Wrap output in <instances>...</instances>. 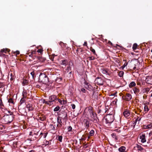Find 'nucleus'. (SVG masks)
<instances>
[{"label": "nucleus", "instance_id": "f257e3e1", "mask_svg": "<svg viewBox=\"0 0 152 152\" xmlns=\"http://www.w3.org/2000/svg\"><path fill=\"white\" fill-rule=\"evenodd\" d=\"M9 114H6L1 118V120L4 124H8L12 122L14 118L15 115L13 113L10 111H8Z\"/></svg>", "mask_w": 152, "mask_h": 152}, {"label": "nucleus", "instance_id": "f03ea898", "mask_svg": "<svg viewBox=\"0 0 152 152\" xmlns=\"http://www.w3.org/2000/svg\"><path fill=\"white\" fill-rule=\"evenodd\" d=\"M39 81L44 84H46L48 82L49 79L46 74L42 73L39 76Z\"/></svg>", "mask_w": 152, "mask_h": 152}, {"label": "nucleus", "instance_id": "7ed1b4c3", "mask_svg": "<svg viewBox=\"0 0 152 152\" xmlns=\"http://www.w3.org/2000/svg\"><path fill=\"white\" fill-rule=\"evenodd\" d=\"M104 118L105 120V123L108 124V126L110 125L114 120V116L112 114L107 115Z\"/></svg>", "mask_w": 152, "mask_h": 152}, {"label": "nucleus", "instance_id": "20e7f679", "mask_svg": "<svg viewBox=\"0 0 152 152\" xmlns=\"http://www.w3.org/2000/svg\"><path fill=\"white\" fill-rule=\"evenodd\" d=\"M88 110L89 112L91 117L93 118L95 120H96L97 121V120L95 119V118H97L98 120H99L98 118L97 117V114L96 113H94L93 110V108L91 106H90L88 107Z\"/></svg>", "mask_w": 152, "mask_h": 152}, {"label": "nucleus", "instance_id": "39448f33", "mask_svg": "<svg viewBox=\"0 0 152 152\" xmlns=\"http://www.w3.org/2000/svg\"><path fill=\"white\" fill-rule=\"evenodd\" d=\"M133 149L137 151L138 152H146L145 149L143 148L141 145L137 144H136Z\"/></svg>", "mask_w": 152, "mask_h": 152}, {"label": "nucleus", "instance_id": "423d86ee", "mask_svg": "<svg viewBox=\"0 0 152 152\" xmlns=\"http://www.w3.org/2000/svg\"><path fill=\"white\" fill-rule=\"evenodd\" d=\"M38 134V132H37L36 133L34 132H30L29 133V138L30 139L31 141L34 140L36 139L37 136Z\"/></svg>", "mask_w": 152, "mask_h": 152}, {"label": "nucleus", "instance_id": "0eeeda50", "mask_svg": "<svg viewBox=\"0 0 152 152\" xmlns=\"http://www.w3.org/2000/svg\"><path fill=\"white\" fill-rule=\"evenodd\" d=\"M123 99L127 101H130L132 98V96L129 93H126V95H124L122 97Z\"/></svg>", "mask_w": 152, "mask_h": 152}, {"label": "nucleus", "instance_id": "6e6552de", "mask_svg": "<svg viewBox=\"0 0 152 152\" xmlns=\"http://www.w3.org/2000/svg\"><path fill=\"white\" fill-rule=\"evenodd\" d=\"M145 81L147 83L152 85V77H146Z\"/></svg>", "mask_w": 152, "mask_h": 152}, {"label": "nucleus", "instance_id": "1a4fd4ad", "mask_svg": "<svg viewBox=\"0 0 152 152\" xmlns=\"http://www.w3.org/2000/svg\"><path fill=\"white\" fill-rule=\"evenodd\" d=\"M49 99L52 103H53V102H56L57 100V98L56 96L53 95L50 96L49 97Z\"/></svg>", "mask_w": 152, "mask_h": 152}, {"label": "nucleus", "instance_id": "9d476101", "mask_svg": "<svg viewBox=\"0 0 152 152\" xmlns=\"http://www.w3.org/2000/svg\"><path fill=\"white\" fill-rule=\"evenodd\" d=\"M95 81L98 85H102L103 84V81L101 78L99 77H97Z\"/></svg>", "mask_w": 152, "mask_h": 152}, {"label": "nucleus", "instance_id": "9b49d317", "mask_svg": "<svg viewBox=\"0 0 152 152\" xmlns=\"http://www.w3.org/2000/svg\"><path fill=\"white\" fill-rule=\"evenodd\" d=\"M60 64H61L60 66H61V67L63 68L64 66H65L67 64V60L66 59L63 60L61 61Z\"/></svg>", "mask_w": 152, "mask_h": 152}, {"label": "nucleus", "instance_id": "f8f14e48", "mask_svg": "<svg viewBox=\"0 0 152 152\" xmlns=\"http://www.w3.org/2000/svg\"><path fill=\"white\" fill-rule=\"evenodd\" d=\"M26 107L28 109L29 111H33L34 110V108L33 104H26Z\"/></svg>", "mask_w": 152, "mask_h": 152}, {"label": "nucleus", "instance_id": "ddd939ff", "mask_svg": "<svg viewBox=\"0 0 152 152\" xmlns=\"http://www.w3.org/2000/svg\"><path fill=\"white\" fill-rule=\"evenodd\" d=\"M145 134H142L141 135L140 137V138L141 140V142L142 143H144L146 141L145 138Z\"/></svg>", "mask_w": 152, "mask_h": 152}, {"label": "nucleus", "instance_id": "4468645a", "mask_svg": "<svg viewBox=\"0 0 152 152\" xmlns=\"http://www.w3.org/2000/svg\"><path fill=\"white\" fill-rule=\"evenodd\" d=\"M84 126L86 127V128L88 129L90 126V121L87 119H84Z\"/></svg>", "mask_w": 152, "mask_h": 152}, {"label": "nucleus", "instance_id": "2eb2a0df", "mask_svg": "<svg viewBox=\"0 0 152 152\" xmlns=\"http://www.w3.org/2000/svg\"><path fill=\"white\" fill-rule=\"evenodd\" d=\"M85 84L86 85L85 87V88L89 90L92 89V87L90 84L88 85V83L86 82H85Z\"/></svg>", "mask_w": 152, "mask_h": 152}, {"label": "nucleus", "instance_id": "dca6fc26", "mask_svg": "<svg viewBox=\"0 0 152 152\" xmlns=\"http://www.w3.org/2000/svg\"><path fill=\"white\" fill-rule=\"evenodd\" d=\"M94 131L93 130H91L90 132H89L88 134V138L89 139L90 137V136H93L94 134Z\"/></svg>", "mask_w": 152, "mask_h": 152}, {"label": "nucleus", "instance_id": "f3484780", "mask_svg": "<svg viewBox=\"0 0 152 152\" xmlns=\"http://www.w3.org/2000/svg\"><path fill=\"white\" fill-rule=\"evenodd\" d=\"M37 61L39 62H43L45 60V58H43L41 57H37Z\"/></svg>", "mask_w": 152, "mask_h": 152}, {"label": "nucleus", "instance_id": "a211bd4d", "mask_svg": "<svg viewBox=\"0 0 152 152\" xmlns=\"http://www.w3.org/2000/svg\"><path fill=\"white\" fill-rule=\"evenodd\" d=\"M43 103L49 105H51L52 104H53V103H52L50 100H49V101H46L45 99H43Z\"/></svg>", "mask_w": 152, "mask_h": 152}, {"label": "nucleus", "instance_id": "6ab92c4d", "mask_svg": "<svg viewBox=\"0 0 152 152\" xmlns=\"http://www.w3.org/2000/svg\"><path fill=\"white\" fill-rule=\"evenodd\" d=\"M126 150V147L124 146H122L118 149L120 152H124Z\"/></svg>", "mask_w": 152, "mask_h": 152}, {"label": "nucleus", "instance_id": "aec40b11", "mask_svg": "<svg viewBox=\"0 0 152 152\" xmlns=\"http://www.w3.org/2000/svg\"><path fill=\"white\" fill-rule=\"evenodd\" d=\"M58 102L61 104H65L66 103V101L64 100H61L58 98Z\"/></svg>", "mask_w": 152, "mask_h": 152}, {"label": "nucleus", "instance_id": "412c9836", "mask_svg": "<svg viewBox=\"0 0 152 152\" xmlns=\"http://www.w3.org/2000/svg\"><path fill=\"white\" fill-rule=\"evenodd\" d=\"M130 112L128 111L127 110L125 111L124 112V115L126 117H127L128 116H129L130 115Z\"/></svg>", "mask_w": 152, "mask_h": 152}, {"label": "nucleus", "instance_id": "4be33fe9", "mask_svg": "<svg viewBox=\"0 0 152 152\" xmlns=\"http://www.w3.org/2000/svg\"><path fill=\"white\" fill-rule=\"evenodd\" d=\"M133 90L134 91V93L136 94L138 93L140 91L139 89L136 87H135L133 88Z\"/></svg>", "mask_w": 152, "mask_h": 152}, {"label": "nucleus", "instance_id": "5701e85b", "mask_svg": "<svg viewBox=\"0 0 152 152\" xmlns=\"http://www.w3.org/2000/svg\"><path fill=\"white\" fill-rule=\"evenodd\" d=\"M136 85V83L134 81L131 82L129 85V87L130 88L135 86Z\"/></svg>", "mask_w": 152, "mask_h": 152}, {"label": "nucleus", "instance_id": "b1692460", "mask_svg": "<svg viewBox=\"0 0 152 152\" xmlns=\"http://www.w3.org/2000/svg\"><path fill=\"white\" fill-rule=\"evenodd\" d=\"M30 73L32 76L33 79H34L36 76L35 75V72L34 70L33 69L31 71V72Z\"/></svg>", "mask_w": 152, "mask_h": 152}, {"label": "nucleus", "instance_id": "393cba45", "mask_svg": "<svg viewBox=\"0 0 152 152\" xmlns=\"http://www.w3.org/2000/svg\"><path fill=\"white\" fill-rule=\"evenodd\" d=\"M152 126L151 124L145 125L143 126V128L144 129H148L151 128Z\"/></svg>", "mask_w": 152, "mask_h": 152}, {"label": "nucleus", "instance_id": "a878e982", "mask_svg": "<svg viewBox=\"0 0 152 152\" xmlns=\"http://www.w3.org/2000/svg\"><path fill=\"white\" fill-rule=\"evenodd\" d=\"M149 110L148 107L147 105H145L144 107V110L145 112V113H147Z\"/></svg>", "mask_w": 152, "mask_h": 152}, {"label": "nucleus", "instance_id": "bb28decb", "mask_svg": "<svg viewBox=\"0 0 152 152\" xmlns=\"http://www.w3.org/2000/svg\"><path fill=\"white\" fill-rule=\"evenodd\" d=\"M10 51V50L7 49H3L1 50V52L2 53H7V52H9Z\"/></svg>", "mask_w": 152, "mask_h": 152}, {"label": "nucleus", "instance_id": "cd10ccee", "mask_svg": "<svg viewBox=\"0 0 152 152\" xmlns=\"http://www.w3.org/2000/svg\"><path fill=\"white\" fill-rule=\"evenodd\" d=\"M111 136L113 138L115 139V140H116L118 139L117 137L116 136L115 133H113L111 134Z\"/></svg>", "mask_w": 152, "mask_h": 152}, {"label": "nucleus", "instance_id": "c85d7f7f", "mask_svg": "<svg viewBox=\"0 0 152 152\" xmlns=\"http://www.w3.org/2000/svg\"><path fill=\"white\" fill-rule=\"evenodd\" d=\"M46 117L44 115L42 117H40L39 118V120L41 121H43L45 120L46 119Z\"/></svg>", "mask_w": 152, "mask_h": 152}, {"label": "nucleus", "instance_id": "c756f323", "mask_svg": "<svg viewBox=\"0 0 152 152\" xmlns=\"http://www.w3.org/2000/svg\"><path fill=\"white\" fill-rule=\"evenodd\" d=\"M137 47V45L136 43H134L133 44L132 46V49L133 50H136Z\"/></svg>", "mask_w": 152, "mask_h": 152}, {"label": "nucleus", "instance_id": "7c9ffc66", "mask_svg": "<svg viewBox=\"0 0 152 152\" xmlns=\"http://www.w3.org/2000/svg\"><path fill=\"white\" fill-rule=\"evenodd\" d=\"M59 45L62 48H63L65 46L66 44H64L62 42H61L59 43Z\"/></svg>", "mask_w": 152, "mask_h": 152}, {"label": "nucleus", "instance_id": "2f4dec72", "mask_svg": "<svg viewBox=\"0 0 152 152\" xmlns=\"http://www.w3.org/2000/svg\"><path fill=\"white\" fill-rule=\"evenodd\" d=\"M88 134L87 135L84 134L82 136V140H85L87 137H88Z\"/></svg>", "mask_w": 152, "mask_h": 152}, {"label": "nucleus", "instance_id": "473e14b6", "mask_svg": "<svg viewBox=\"0 0 152 152\" xmlns=\"http://www.w3.org/2000/svg\"><path fill=\"white\" fill-rule=\"evenodd\" d=\"M90 50L93 53V54L94 55H96V53L95 50L94 49H93V48H92L91 47V48H90Z\"/></svg>", "mask_w": 152, "mask_h": 152}, {"label": "nucleus", "instance_id": "72a5a7b5", "mask_svg": "<svg viewBox=\"0 0 152 152\" xmlns=\"http://www.w3.org/2000/svg\"><path fill=\"white\" fill-rule=\"evenodd\" d=\"M61 118L60 117H59V116H58V124H62V122L61 121Z\"/></svg>", "mask_w": 152, "mask_h": 152}, {"label": "nucleus", "instance_id": "f704fd0d", "mask_svg": "<svg viewBox=\"0 0 152 152\" xmlns=\"http://www.w3.org/2000/svg\"><path fill=\"white\" fill-rule=\"evenodd\" d=\"M58 140H59L60 142H62V137L61 136H58Z\"/></svg>", "mask_w": 152, "mask_h": 152}, {"label": "nucleus", "instance_id": "c9c22d12", "mask_svg": "<svg viewBox=\"0 0 152 152\" xmlns=\"http://www.w3.org/2000/svg\"><path fill=\"white\" fill-rule=\"evenodd\" d=\"M95 58L94 57L91 56V57H88L87 58V59H88L90 61H91V60H94L95 59Z\"/></svg>", "mask_w": 152, "mask_h": 152}, {"label": "nucleus", "instance_id": "e433bc0d", "mask_svg": "<svg viewBox=\"0 0 152 152\" xmlns=\"http://www.w3.org/2000/svg\"><path fill=\"white\" fill-rule=\"evenodd\" d=\"M124 74V72L123 71H120L118 74L119 76L120 77H122L123 76V75Z\"/></svg>", "mask_w": 152, "mask_h": 152}, {"label": "nucleus", "instance_id": "4c0bfd02", "mask_svg": "<svg viewBox=\"0 0 152 152\" xmlns=\"http://www.w3.org/2000/svg\"><path fill=\"white\" fill-rule=\"evenodd\" d=\"M28 83V81L26 80H24L23 82V86L26 85Z\"/></svg>", "mask_w": 152, "mask_h": 152}, {"label": "nucleus", "instance_id": "58836bf2", "mask_svg": "<svg viewBox=\"0 0 152 152\" xmlns=\"http://www.w3.org/2000/svg\"><path fill=\"white\" fill-rule=\"evenodd\" d=\"M38 57V56H33L31 57V59H29L30 61H32L33 60L35 59L36 58L37 59V57Z\"/></svg>", "mask_w": 152, "mask_h": 152}, {"label": "nucleus", "instance_id": "ea45409f", "mask_svg": "<svg viewBox=\"0 0 152 152\" xmlns=\"http://www.w3.org/2000/svg\"><path fill=\"white\" fill-rule=\"evenodd\" d=\"M67 129L68 132H71L72 130V128L71 126H69L68 127Z\"/></svg>", "mask_w": 152, "mask_h": 152}, {"label": "nucleus", "instance_id": "a19ab883", "mask_svg": "<svg viewBox=\"0 0 152 152\" xmlns=\"http://www.w3.org/2000/svg\"><path fill=\"white\" fill-rule=\"evenodd\" d=\"M8 102L9 103H13V99L12 98L8 100Z\"/></svg>", "mask_w": 152, "mask_h": 152}, {"label": "nucleus", "instance_id": "79ce46f5", "mask_svg": "<svg viewBox=\"0 0 152 152\" xmlns=\"http://www.w3.org/2000/svg\"><path fill=\"white\" fill-rule=\"evenodd\" d=\"M25 101V99H24V98H22L20 101V102L22 103H23Z\"/></svg>", "mask_w": 152, "mask_h": 152}, {"label": "nucleus", "instance_id": "37998d69", "mask_svg": "<svg viewBox=\"0 0 152 152\" xmlns=\"http://www.w3.org/2000/svg\"><path fill=\"white\" fill-rule=\"evenodd\" d=\"M144 89L145 92L147 93H148L150 90V89L148 88H145Z\"/></svg>", "mask_w": 152, "mask_h": 152}, {"label": "nucleus", "instance_id": "c03bdc74", "mask_svg": "<svg viewBox=\"0 0 152 152\" xmlns=\"http://www.w3.org/2000/svg\"><path fill=\"white\" fill-rule=\"evenodd\" d=\"M102 72L103 74H107V71L106 70L104 69H103V70H102Z\"/></svg>", "mask_w": 152, "mask_h": 152}, {"label": "nucleus", "instance_id": "a18cd8bd", "mask_svg": "<svg viewBox=\"0 0 152 152\" xmlns=\"http://www.w3.org/2000/svg\"><path fill=\"white\" fill-rule=\"evenodd\" d=\"M14 54H15V55L17 56L18 55H19L20 54V52L19 51L17 50L14 52Z\"/></svg>", "mask_w": 152, "mask_h": 152}, {"label": "nucleus", "instance_id": "49530a36", "mask_svg": "<svg viewBox=\"0 0 152 152\" xmlns=\"http://www.w3.org/2000/svg\"><path fill=\"white\" fill-rule=\"evenodd\" d=\"M66 71H67V72H69V70H71V67L70 65H69L67 67V69H66Z\"/></svg>", "mask_w": 152, "mask_h": 152}, {"label": "nucleus", "instance_id": "de8ad7c7", "mask_svg": "<svg viewBox=\"0 0 152 152\" xmlns=\"http://www.w3.org/2000/svg\"><path fill=\"white\" fill-rule=\"evenodd\" d=\"M127 64L128 63L126 62L121 67L123 69L127 65Z\"/></svg>", "mask_w": 152, "mask_h": 152}, {"label": "nucleus", "instance_id": "09e8293b", "mask_svg": "<svg viewBox=\"0 0 152 152\" xmlns=\"http://www.w3.org/2000/svg\"><path fill=\"white\" fill-rule=\"evenodd\" d=\"M115 58V60L116 62H117L118 63H119L120 62V61L118 58Z\"/></svg>", "mask_w": 152, "mask_h": 152}, {"label": "nucleus", "instance_id": "8fccbe9b", "mask_svg": "<svg viewBox=\"0 0 152 152\" xmlns=\"http://www.w3.org/2000/svg\"><path fill=\"white\" fill-rule=\"evenodd\" d=\"M0 106H3L4 104L3 103L2 100L1 99H0Z\"/></svg>", "mask_w": 152, "mask_h": 152}, {"label": "nucleus", "instance_id": "3c124183", "mask_svg": "<svg viewBox=\"0 0 152 152\" xmlns=\"http://www.w3.org/2000/svg\"><path fill=\"white\" fill-rule=\"evenodd\" d=\"M50 127L52 129H53V130H55V127L53 125H50Z\"/></svg>", "mask_w": 152, "mask_h": 152}, {"label": "nucleus", "instance_id": "603ef678", "mask_svg": "<svg viewBox=\"0 0 152 152\" xmlns=\"http://www.w3.org/2000/svg\"><path fill=\"white\" fill-rule=\"evenodd\" d=\"M4 85L2 83L0 82V88L4 87Z\"/></svg>", "mask_w": 152, "mask_h": 152}, {"label": "nucleus", "instance_id": "864d4df0", "mask_svg": "<svg viewBox=\"0 0 152 152\" xmlns=\"http://www.w3.org/2000/svg\"><path fill=\"white\" fill-rule=\"evenodd\" d=\"M71 105L72 107V108L73 109H75V104H71Z\"/></svg>", "mask_w": 152, "mask_h": 152}, {"label": "nucleus", "instance_id": "5fc2aeb1", "mask_svg": "<svg viewBox=\"0 0 152 152\" xmlns=\"http://www.w3.org/2000/svg\"><path fill=\"white\" fill-rule=\"evenodd\" d=\"M62 124H58V127L61 128L62 127Z\"/></svg>", "mask_w": 152, "mask_h": 152}, {"label": "nucleus", "instance_id": "6e6d98bb", "mask_svg": "<svg viewBox=\"0 0 152 152\" xmlns=\"http://www.w3.org/2000/svg\"><path fill=\"white\" fill-rule=\"evenodd\" d=\"M42 51H43V50H42V49H38L37 50V52L38 53H41L42 52Z\"/></svg>", "mask_w": 152, "mask_h": 152}, {"label": "nucleus", "instance_id": "4d7b16f0", "mask_svg": "<svg viewBox=\"0 0 152 152\" xmlns=\"http://www.w3.org/2000/svg\"><path fill=\"white\" fill-rule=\"evenodd\" d=\"M62 80V77H58V81H60Z\"/></svg>", "mask_w": 152, "mask_h": 152}, {"label": "nucleus", "instance_id": "13d9d810", "mask_svg": "<svg viewBox=\"0 0 152 152\" xmlns=\"http://www.w3.org/2000/svg\"><path fill=\"white\" fill-rule=\"evenodd\" d=\"M149 102H143V104L145 105H147V104H149Z\"/></svg>", "mask_w": 152, "mask_h": 152}, {"label": "nucleus", "instance_id": "bf43d9fd", "mask_svg": "<svg viewBox=\"0 0 152 152\" xmlns=\"http://www.w3.org/2000/svg\"><path fill=\"white\" fill-rule=\"evenodd\" d=\"M54 56H56V55H55L54 54H53L52 55V56L51 57V59L52 60H52L53 61V60H54Z\"/></svg>", "mask_w": 152, "mask_h": 152}, {"label": "nucleus", "instance_id": "052dcab7", "mask_svg": "<svg viewBox=\"0 0 152 152\" xmlns=\"http://www.w3.org/2000/svg\"><path fill=\"white\" fill-rule=\"evenodd\" d=\"M81 91H82L83 92H85V91H86V90L84 88H82L81 89Z\"/></svg>", "mask_w": 152, "mask_h": 152}, {"label": "nucleus", "instance_id": "680f3d73", "mask_svg": "<svg viewBox=\"0 0 152 152\" xmlns=\"http://www.w3.org/2000/svg\"><path fill=\"white\" fill-rule=\"evenodd\" d=\"M25 93H23V98H24V99H25V98L26 97V94L25 95Z\"/></svg>", "mask_w": 152, "mask_h": 152}, {"label": "nucleus", "instance_id": "e2e57ef3", "mask_svg": "<svg viewBox=\"0 0 152 152\" xmlns=\"http://www.w3.org/2000/svg\"><path fill=\"white\" fill-rule=\"evenodd\" d=\"M147 96L146 95L144 94L143 96V98L144 99H146Z\"/></svg>", "mask_w": 152, "mask_h": 152}, {"label": "nucleus", "instance_id": "0e129e2a", "mask_svg": "<svg viewBox=\"0 0 152 152\" xmlns=\"http://www.w3.org/2000/svg\"><path fill=\"white\" fill-rule=\"evenodd\" d=\"M101 110L99 109L97 110V113H101Z\"/></svg>", "mask_w": 152, "mask_h": 152}, {"label": "nucleus", "instance_id": "69168bd1", "mask_svg": "<svg viewBox=\"0 0 152 152\" xmlns=\"http://www.w3.org/2000/svg\"><path fill=\"white\" fill-rule=\"evenodd\" d=\"M87 42H85L84 44H83L84 46H87Z\"/></svg>", "mask_w": 152, "mask_h": 152}, {"label": "nucleus", "instance_id": "338daca9", "mask_svg": "<svg viewBox=\"0 0 152 152\" xmlns=\"http://www.w3.org/2000/svg\"><path fill=\"white\" fill-rule=\"evenodd\" d=\"M55 82H54V81H53V82H52L51 83V86H53V85H54L55 84Z\"/></svg>", "mask_w": 152, "mask_h": 152}, {"label": "nucleus", "instance_id": "774afa93", "mask_svg": "<svg viewBox=\"0 0 152 152\" xmlns=\"http://www.w3.org/2000/svg\"><path fill=\"white\" fill-rule=\"evenodd\" d=\"M4 148L2 147H1L0 148V151L1 152L2 151V149H3Z\"/></svg>", "mask_w": 152, "mask_h": 152}]
</instances>
